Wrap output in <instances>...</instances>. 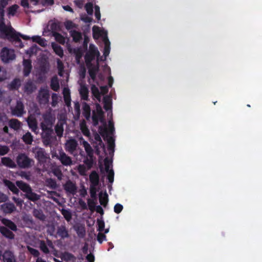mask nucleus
I'll use <instances>...</instances> for the list:
<instances>
[{
	"instance_id": "obj_47",
	"label": "nucleus",
	"mask_w": 262,
	"mask_h": 262,
	"mask_svg": "<svg viewBox=\"0 0 262 262\" xmlns=\"http://www.w3.org/2000/svg\"><path fill=\"white\" fill-rule=\"evenodd\" d=\"M54 37L56 41L60 43H64L66 41V38H64L61 35L58 33L54 34Z\"/></svg>"
},
{
	"instance_id": "obj_12",
	"label": "nucleus",
	"mask_w": 262,
	"mask_h": 262,
	"mask_svg": "<svg viewBox=\"0 0 262 262\" xmlns=\"http://www.w3.org/2000/svg\"><path fill=\"white\" fill-rule=\"evenodd\" d=\"M77 146V142L73 139L68 140L65 144L66 150L70 154H73L74 152L76 149Z\"/></svg>"
},
{
	"instance_id": "obj_5",
	"label": "nucleus",
	"mask_w": 262,
	"mask_h": 262,
	"mask_svg": "<svg viewBox=\"0 0 262 262\" xmlns=\"http://www.w3.org/2000/svg\"><path fill=\"white\" fill-rule=\"evenodd\" d=\"M90 83L91 84V91L94 97L97 99L99 102L101 101V95H103L108 92V88L106 86L100 87V90L94 84L91 83V80H90Z\"/></svg>"
},
{
	"instance_id": "obj_62",
	"label": "nucleus",
	"mask_w": 262,
	"mask_h": 262,
	"mask_svg": "<svg viewBox=\"0 0 262 262\" xmlns=\"http://www.w3.org/2000/svg\"><path fill=\"white\" fill-rule=\"evenodd\" d=\"M47 185L50 186L51 188H54L56 186V184L55 182L52 180H48L47 181Z\"/></svg>"
},
{
	"instance_id": "obj_35",
	"label": "nucleus",
	"mask_w": 262,
	"mask_h": 262,
	"mask_svg": "<svg viewBox=\"0 0 262 262\" xmlns=\"http://www.w3.org/2000/svg\"><path fill=\"white\" fill-rule=\"evenodd\" d=\"M52 47L55 52V53L59 56L60 57H62L63 56V50H62L61 48L58 45L52 43Z\"/></svg>"
},
{
	"instance_id": "obj_45",
	"label": "nucleus",
	"mask_w": 262,
	"mask_h": 262,
	"mask_svg": "<svg viewBox=\"0 0 262 262\" xmlns=\"http://www.w3.org/2000/svg\"><path fill=\"white\" fill-rule=\"evenodd\" d=\"M21 37L24 39H25V40H27V39H31L34 42H36L37 43H38L40 40V39L41 38V37L39 36H32L31 38L29 36H27V35H21Z\"/></svg>"
},
{
	"instance_id": "obj_21",
	"label": "nucleus",
	"mask_w": 262,
	"mask_h": 262,
	"mask_svg": "<svg viewBox=\"0 0 262 262\" xmlns=\"http://www.w3.org/2000/svg\"><path fill=\"white\" fill-rule=\"evenodd\" d=\"M36 89L35 86L31 81H28L24 86V90L27 94L32 93Z\"/></svg>"
},
{
	"instance_id": "obj_40",
	"label": "nucleus",
	"mask_w": 262,
	"mask_h": 262,
	"mask_svg": "<svg viewBox=\"0 0 262 262\" xmlns=\"http://www.w3.org/2000/svg\"><path fill=\"white\" fill-rule=\"evenodd\" d=\"M18 7H19L16 5H13L9 7L8 10V14L12 16L16 15Z\"/></svg>"
},
{
	"instance_id": "obj_36",
	"label": "nucleus",
	"mask_w": 262,
	"mask_h": 262,
	"mask_svg": "<svg viewBox=\"0 0 262 262\" xmlns=\"http://www.w3.org/2000/svg\"><path fill=\"white\" fill-rule=\"evenodd\" d=\"M5 185L14 193H17L18 192V189L15 186L14 184L9 181L5 180L4 181Z\"/></svg>"
},
{
	"instance_id": "obj_2",
	"label": "nucleus",
	"mask_w": 262,
	"mask_h": 262,
	"mask_svg": "<svg viewBox=\"0 0 262 262\" xmlns=\"http://www.w3.org/2000/svg\"><path fill=\"white\" fill-rule=\"evenodd\" d=\"M21 35L14 31L8 20L0 17V37L16 41L19 43V47L23 48L24 45L19 38Z\"/></svg>"
},
{
	"instance_id": "obj_34",
	"label": "nucleus",
	"mask_w": 262,
	"mask_h": 262,
	"mask_svg": "<svg viewBox=\"0 0 262 262\" xmlns=\"http://www.w3.org/2000/svg\"><path fill=\"white\" fill-rule=\"evenodd\" d=\"M21 84V81L19 79H14L9 85L10 89H17Z\"/></svg>"
},
{
	"instance_id": "obj_55",
	"label": "nucleus",
	"mask_w": 262,
	"mask_h": 262,
	"mask_svg": "<svg viewBox=\"0 0 262 262\" xmlns=\"http://www.w3.org/2000/svg\"><path fill=\"white\" fill-rule=\"evenodd\" d=\"M9 148L6 146L0 145V155H4L8 152Z\"/></svg>"
},
{
	"instance_id": "obj_10",
	"label": "nucleus",
	"mask_w": 262,
	"mask_h": 262,
	"mask_svg": "<svg viewBox=\"0 0 262 262\" xmlns=\"http://www.w3.org/2000/svg\"><path fill=\"white\" fill-rule=\"evenodd\" d=\"M0 121L3 122V125H6L8 122L10 127L14 129H18L20 126V122L16 119H12L8 121L6 116H3L0 118Z\"/></svg>"
},
{
	"instance_id": "obj_58",
	"label": "nucleus",
	"mask_w": 262,
	"mask_h": 262,
	"mask_svg": "<svg viewBox=\"0 0 262 262\" xmlns=\"http://www.w3.org/2000/svg\"><path fill=\"white\" fill-rule=\"evenodd\" d=\"M7 78L6 72L0 67V81H3Z\"/></svg>"
},
{
	"instance_id": "obj_33",
	"label": "nucleus",
	"mask_w": 262,
	"mask_h": 262,
	"mask_svg": "<svg viewBox=\"0 0 262 262\" xmlns=\"http://www.w3.org/2000/svg\"><path fill=\"white\" fill-rule=\"evenodd\" d=\"M17 186L26 193L31 189V188L26 183L21 181L16 182Z\"/></svg>"
},
{
	"instance_id": "obj_19",
	"label": "nucleus",
	"mask_w": 262,
	"mask_h": 262,
	"mask_svg": "<svg viewBox=\"0 0 262 262\" xmlns=\"http://www.w3.org/2000/svg\"><path fill=\"white\" fill-rule=\"evenodd\" d=\"M23 72L25 76H28L32 69V65L31 61L27 59H24L23 61Z\"/></svg>"
},
{
	"instance_id": "obj_61",
	"label": "nucleus",
	"mask_w": 262,
	"mask_h": 262,
	"mask_svg": "<svg viewBox=\"0 0 262 262\" xmlns=\"http://www.w3.org/2000/svg\"><path fill=\"white\" fill-rule=\"evenodd\" d=\"M40 248L41 250L45 253H48L49 250L47 248V245L43 242H41L40 243Z\"/></svg>"
},
{
	"instance_id": "obj_9",
	"label": "nucleus",
	"mask_w": 262,
	"mask_h": 262,
	"mask_svg": "<svg viewBox=\"0 0 262 262\" xmlns=\"http://www.w3.org/2000/svg\"><path fill=\"white\" fill-rule=\"evenodd\" d=\"M16 161L19 166L23 168L30 166L32 162L31 160L24 154L19 155L17 158Z\"/></svg>"
},
{
	"instance_id": "obj_29",
	"label": "nucleus",
	"mask_w": 262,
	"mask_h": 262,
	"mask_svg": "<svg viewBox=\"0 0 262 262\" xmlns=\"http://www.w3.org/2000/svg\"><path fill=\"white\" fill-rule=\"evenodd\" d=\"M90 181L94 186H96L99 183V176L96 172H93L90 176Z\"/></svg>"
},
{
	"instance_id": "obj_42",
	"label": "nucleus",
	"mask_w": 262,
	"mask_h": 262,
	"mask_svg": "<svg viewBox=\"0 0 262 262\" xmlns=\"http://www.w3.org/2000/svg\"><path fill=\"white\" fill-rule=\"evenodd\" d=\"M56 133L58 136L61 137L62 135L63 131V123L60 122L58 123L55 128Z\"/></svg>"
},
{
	"instance_id": "obj_56",
	"label": "nucleus",
	"mask_w": 262,
	"mask_h": 262,
	"mask_svg": "<svg viewBox=\"0 0 262 262\" xmlns=\"http://www.w3.org/2000/svg\"><path fill=\"white\" fill-rule=\"evenodd\" d=\"M97 224H98V230L99 232H101L104 228V226H105L104 222H103V221H102L101 220H98Z\"/></svg>"
},
{
	"instance_id": "obj_20",
	"label": "nucleus",
	"mask_w": 262,
	"mask_h": 262,
	"mask_svg": "<svg viewBox=\"0 0 262 262\" xmlns=\"http://www.w3.org/2000/svg\"><path fill=\"white\" fill-rule=\"evenodd\" d=\"M44 119L46 121V123H47V125H45V124L43 122L41 123V127L43 130L47 131L48 133L51 132V128L52 127V120L50 118H47V116H45Z\"/></svg>"
},
{
	"instance_id": "obj_37",
	"label": "nucleus",
	"mask_w": 262,
	"mask_h": 262,
	"mask_svg": "<svg viewBox=\"0 0 262 262\" xmlns=\"http://www.w3.org/2000/svg\"><path fill=\"white\" fill-rule=\"evenodd\" d=\"M2 222L5 225L10 228L11 230L14 231L16 230V225L11 221L7 219H2Z\"/></svg>"
},
{
	"instance_id": "obj_28",
	"label": "nucleus",
	"mask_w": 262,
	"mask_h": 262,
	"mask_svg": "<svg viewBox=\"0 0 262 262\" xmlns=\"http://www.w3.org/2000/svg\"><path fill=\"white\" fill-rule=\"evenodd\" d=\"M104 108L106 111L111 110L112 108V99L108 96H105L103 98Z\"/></svg>"
},
{
	"instance_id": "obj_60",
	"label": "nucleus",
	"mask_w": 262,
	"mask_h": 262,
	"mask_svg": "<svg viewBox=\"0 0 262 262\" xmlns=\"http://www.w3.org/2000/svg\"><path fill=\"white\" fill-rule=\"evenodd\" d=\"M123 206L120 204H117L114 207V211L117 213H119L122 210Z\"/></svg>"
},
{
	"instance_id": "obj_6",
	"label": "nucleus",
	"mask_w": 262,
	"mask_h": 262,
	"mask_svg": "<svg viewBox=\"0 0 262 262\" xmlns=\"http://www.w3.org/2000/svg\"><path fill=\"white\" fill-rule=\"evenodd\" d=\"M2 60L5 62H8L15 59V55L13 50L8 48H4L1 52Z\"/></svg>"
},
{
	"instance_id": "obj_22",
	"label": "nucleus",
	"mask_w": 262,
	"mask_h": 262,
	"mask_svg": "<svg viewBox=\"0 0 262 262\" xmlns=\"http://www.w3.org/2000/svg\"><path fill=\"white\" fill-rule=\"evenodd\" d=\"M2 209L5 213H11L15 210V207L12 203H6L2 205Z\"/></svg>"
},
{
	"instance_id": "obj_48",
	"label": "nucleus",
	"mask_w": 262,
	"mask_h": 262,
	"mask_svg": "<svg viewBox=\"0 0 262 262\" xmlns=\"http://www.w3.org/2000/svg\"><path fill=\"white\" fill-rule=\"evenodd\" d=\"M85 10L89 15H92L93 12V6L91 3H87L85 6Z\"/></svg>"
},
{
	"instance_id": "obj_38",
	"label": "nucleus",
	"mask_w": 262,
	"mask_h": 262,
	"mask_svg": "<svg viewBox=\"0 0 262 262\" xmlns=\"http://www.w3.org/2000/svg\"><path fill=\"white\" fill-rule=\"evenodd\" d=\"M39 48L36 45H33L28 50L26 51V53L29 55V56H31L36 54Z\"/></svg>"
},
{
	"instance_id": "obj_17",
	"label": "nucleus",
	"mask_w": 262,
	"mask_h": 262,
	"mask_svg": "<svg viewBox=\"0 0 262 262\" xmlns=\"http://www.w3.org/2000/svg\"><path fill=\"white\" fill-rule=\"evenodd\" d=\"M80 144L83 145L88 155L91 157L93 154V150L90 144L82 138H80Z\"/></svg>"
},
{
	"instance_id": "obj_46",
	"label": "nucleus",
	"mask_w": 262,
	"mask_h": 262,
	"mask_svg": "<svg viewBox=\"0 0 262 262\" xmlns=\"http://www.w3.org/2000/svg\"><path fill=\"white\" fill-rule=\"evenodd\" d=\"M24 141L27 144H31L32 141V136L30 133H27L23 137Z\"/></svg>"
},
{
	"instance_id": "obj_3",
	"label": "nucleus",
	"mask_w": 262,
	"mask_h": 262,
	"mask_svg": "<svg viewBox=\"0 0 262 262\" xmlns=\"http://www.w3.org/2000/svg\"><path fill=\"white\" fill-rule=\"evenodd\" d=\"M99 52L97 48L93 45H90L85 56V62L89 68V74L93 80H94L96 74L98 70V59H97L96 66H92L91 62L93 60L95 56L98 57L99 56Z\"/></svg>"
},
{
	"instance_id": "obj_26",
	"label": "nucleus",
	"mask_w": 262,
	"mask_h": 262,
	"mask_svg": "<svg viewBox=\"0 0 262 262\" xmlns=\"http://www.w3.org/2000/svg\"><path fill=\"white\" fill-rule=\"evenodd\" d=\"M108 201V195L106 192H101L99 194V202L101 205L105 206Z\"/></svg>"
},
{
	"instance_id": "obj_64",
	"label": "nucleus",
	"mask_w": 262,
	"mask_h": 262,
	"mask_svg": "<svg viewBox=\"0 0 262 262\" xmlns=\"http://www.w3.org/2000/svg\"><path fill=\"white\" fill-rule=\"evenodd\" d=\"M74 53L76 54L77 60H78L82 55V52L79 49H77L76 50H75Z\"/></svg>"
},
{
	"instance_id": "obj_13",
	"label": "nucleus",
	"mask_w": 262,
	"mask_h": 262,
	"mask_svg": "<svg viewBox=\"0 0 262 262\" xmlns=\"http://www.w3.org/2000/svg\"><path fill=\"white\" fill-rule=\"evenodd\" d=\"M79 92L81 98L83 100H88L89 98V90L86 85L83 83L82 81H79Z\"/></svg>"
},
{
	"instance_id": "obj_39",
	"label": "nucleus",
	"mask_w": 262,
	"mask_h": 262,
	"mask_svg": "<svg viewBox=\"0 0 262 262\" xmlns=\"http://www.w3.org/2000/svg\"><path fill=\"white\" fill-rule=\"evenodd\" d=\"M51 86L54 91H56L58 90L59 85L57 77H54L52 79Z\"/></svg>"
},
{
	"instance_id": "obj_51",
	"label": "nucleus",
	"mask_w": 262,
	"mask_h": 262,
	"mask_svg": "<svg viewBox=\"0 0 262 262\" xmlns=\"http://www.w3.org/2000/svg\"><path fill=\"white\" fill-rule=\"evenodd\" d=\"M62 214L68 221H69L71 220V214L69 210L63 209L62 210Z\"/></svg>"
},
{
	"instance_id": "obj_32",
	"label": "nucleus",
	"mask_w": 262,
	"mask_h": 262,
	"mask_svg": "<svg viewBox=\"0 0 262 262\" xmlns=\"http://www.w3.org/2000/svg\"><path fill=\"white\" fill-rule=\"evenodd\" d=\"M80 127L83 134L86 137H89L90 135V131L88 128L84 121H83L80 123Z\"/></svg>"
},
{
	"instance_id": "obj_59",
	"label": "nucleus",
	"mask_w": 262,
	"mask_h": 262,
	"mask_svg": "<svg viewBox=\"0 0 262 262\" xmlns=\"http://www.w3.org/2000/svg\"><path fill=\"white\" fill-rule=\"evenodd\" d=\"M54 0H41V3L43 6H51L53 5Z\"/></svg>"
},
{
	"instance_id": "obj_54",
	"label": "nucleus",
	"mask_w": 262,
	"mask_h": 262,
	"mask_svg": "<svg viewBox=\"0 0 262 262\" xmlns=\"http://www.w3.org/2000/svg\"><path fill=\"white\" fill-rule=\"evenodd\" d=\"M78 170L80 174L85 175L87 169L84 165H80L78 167Z\"/></svg>"
},
{
	"instance_id": "obj_43",
	"label": "nucleus",
	"mask_w": 262,
	"mask_h": 262,
	"mask_svg": "<svg viewBox=\"0 0 262 262\" xmlns=\"http://www.w3.org/2000/svg\"><path fill=\"white\" fill-rule=\"evenodd\" d=\"M26 196L30 200L32 201L37 200L39 199V196L36 194L32 192L30 189L26 194Z\"/></svg>"
},
{
	"instance_id": "obj_44",
	"label": "nucleus",
	"mask_w": 262,
	"mask_h": 262,
	"mask_svg": "<svg viewBox=\"0 0 262 262\" xmlns=\"http://www.w3.org/2000/svg\"><path fill=\"white\" fill-rule=\"evenodd\" d=\"M59 235L61 236L62 237H67L68 235L67 230L65 227L61 226L59 228L57 232Z\"/></svg>"
},
{
	"instance_id": "obj_49",
	"label": "nucleus",
	"mask_w": 262,
	"mask_h": 262,
	"mask_svg": "<svg viewBox=\"0 0 262 262\" xmlns=\"http://www.w3.org/2000/svg\"><path fill=\"white\" fill-rule=\"evenodd\" d=\"M57 66L58 69V74L60 76H63V65L62 62L59 59L57 60Z\"/></svg>"
},
{
	"instance_id": "obj_11",
	"label": "nucleus",
	"mask_w": 262,
	"mask_h": 262,
	"mask_svg": "<svg viewBox=\"0 0 262 262\" xmlns=\"http://www.w3.org/2000/svg\"><path fill=\"white\" fill-rule=\"evenodd\" d=\"M49 97V91L47 89H41L38 96V99L41 103H46L48 102Z\"/></svg>"
},
{
	"instance_id": "obj_57",
	"label": "nucleus",
	"mask_w": 262,
	"mask_h": 262,
	"mask_svg": "<svg viewBox=\"0 0 262 262\" xmlns=\"http://www.w3.org/2000/svg\"><path fill=\"white\" fill-rule=\"evenodd\" d=\"M97 240L99 243L101 244L106 240V236L103 233H99L97 235Z\"/></svg>"
},
{
	"instance_id": "obj_27",
	"label": "nucleus",
	"mask_w": 262,
	"mask_h": 262,
	"mask_svg": "<svg viewBox=\"0 0 262 262\" xmlns=\"http://www.w3.org/2000/svg\"><path fill=\"white\" fill-rule=\"evenodd\" d=\"M83 114L86 119H89L91 115V109L90 106L86 103L82 104Z\"/></svg>"
},
{
	"instance_id": "obj_4",
	"label": "nucleus",
	"mask_w": 262,
	"mask_h": 262,
	"mask_svg": "<svg viewBox=\"0 0 262 262\" xmlns=\"http://www.w3.org/2000/svg\"><path fill=\"white\" fill-rule=\"evenodd\" d=\"M93 37L95 39H98L101 37L104 43V55L106 57L108 55L110 51V42L107 36V32L103 30H101L98 27L94 26L93 27Z\"/></svg>"
},
{
	"instance_id": "obj_52",
	"label": "nucleus",
	"mask_w": 262,
	"mask_h": 262,
	"mask_svg": "<svg viewBox=\"0 0 262 262\" xmlns=\"http://www.w3.org/2000/svg\"><path fill=\"white\" fill-rule=\"evenodd\" d=\"M52 105L53 106H55L59 100V97L58 96L57 94H53L52 96Z\"/></svg>"
},
{
	"instance_id": "obj_53",
	"label": "nucleus",
	"mask_w": 262,
	"mask_h": 262,
	"mask_svg": "<svg viewBox=\"0 0 262 262\" xmlns=\"http://www.w3.org/2000/svg\"><path fill=\"white\" fill-rule=\"evenodd\" d=\"M27 249L32 255H33L34 256H35V257L38 256L39 253L38 250L32 248L30 247V246H28Z\"/></svg>"
},
{
	"instance_id": "obj_25",
	"label": "nucleus",
	"mask_w": 262,
	"mask_h": 262,
	"mask_svg": "<svg viewBox=\"0 0 262 262\" xmlns=\"http://www.w3.org/2000/svg\"><path fill=\"white\" fill-rule=\"evenodd\" d=\"M2 162L3 165L9 167L10 168H14L16 166L15 163L9 158H3L2 159Z\"/></svg>"
},
{
	"instance_id": "obj_41",
	"label": "nucleus",
	"mask_w": 262,
	"mask_h": 262,
	"mask_svg": "<svg viewBox=\"0 0 262 262\" xmlns=\"http://www.w3.org/2000/svg\"><path fill=\"white\" fill-rule=\"evenodd\" d=\"M71 35L72 36L73 40L75 41H78L80 40L82 38V36L80 33L76 31H71L70 32Z\"/></svg>"
},
{
	"instance_id": "obj_24",
	"label": "nucleus",
	"mask_w": 262,
	"mask_h": 262,
	"mask_svg": "<svg viewBox=\"0 0 262 262\" xmlns=\"http://www.w3.org/2000/svg\"><path fill=\"white\" fill-rule=\"evenodd\" d=\"M63 94L65 103L68 106H69L71 103L70 90L68 88H64L63 90Z\"/></svg>"
},
{
	"instance_id": "obj_63",
	"label": "nucleus",
	"mask_w": 262,
	"mask_h": 262,
	"mask_svg": "<svg viewBox=\"0 0 262 262\" xmlns=\"http://www.w3.org/2000/svg\"><path fill=\"white\" fill-rule=\"evenodd\" d=\"M74 3L79 8H81L83 7V3L81 0H74Z\"/></svg>"
},
{
	"instance_id": "obj_15",
	"label": "nucleus",
	"mask_w": 262,
	"mask_h": 262,
	"mask_svg": "<svg viewBox=\"0 0 262 262\" xmlns=\"http://www.w3.org/2000/svg\"><path fill=\"white\" fill-rule=\"evenodd\" d=\"M36 157L40 162H47L49 158L45 154L43 150L41 148H35V151Z\"/></svg>"
},
{
	"instance_id": "obj_23",
	"label": "nucleus",
	"mask_w": 262,
	"mask_h": 262,
	"mask_svg": "<svg viewBox=\"0 0 262 262\" xmlns=\"http://www.w3.org/2000/svg\"><path fill=\"white\" fill-rule=\"evenodd\" d=\"M4 262H15L13 254L10 251H6L2 256Z\"/></svg>"
},
{
	"instance_id": "obj_14",
	"label": "nucleus",
	"mask_w": 262,
	"mask_h": 262,
	"mask_svg": "<svg viewBox=\"0 0 262 262\" xmlns=\"http://www.w3.org/2000/svg\"><path fill=\"white\" fill-rule=\"evenodd\" d=\"M58 159L61 161V163L66 166L70 165L72 163V161L70 157L68 156L64 152H59Z\"/></svg>"
},
{
	"instance_id": "obj_31",
	"label": "nucleus",
	"mask_w": 262,
	"mask_h": 262,
	"mask_svg": "<svg viewBox=\"0 0 262 262\" xmlns=\"http://www.w3.org/2000/svg\"><path fill=\"white\" fill-rule=\"evenodd\" d=\"M0 231H1V233L3 235L6 236V237L10 238V239L13 238L14 235H13V234L12 233V232L11 231H10V230H9L6 227H1L0 228Z\"/></svg>"
},
{
	"instance_id": "obj_7",
	"label": "nucleus",
	"mask_w": 262,
	"mask_h": 262,
	"mask_svg": "<svg viewBox=\"0 0 262 262\" xmlns=\"http://www.w3.org/2000/svg\"><path fill=\"white\" fill-rule=\"evenodd\" d=\"M104 166L108 181L112 183L114 181V172L112 169V162L111 160L108 158H105L104 160Z\"/></svg>"
},
{
	"instance_id": "obj_50",
	"label": "nucleus",
	"mask_w": 262,
	"mask_h": 262,
	"mask_svg": "<svg viewBox=\"0 0 262 262\" xmlns=\"http://www.w3.org/2000/svg\"><path fill=\"white\" fill-rule=\"evenodd\" d=\"M52 171L59 179H61L62 177V173L57 167H53Z\"/></svg>"
},
{
	"instance_id": "obj_18",
	"label": "nucleus",
	"mask_w": 262,
	"mask_h": 262,
	"mask_svg": "<svg viewBox=\"0 0 262 262\" xmlns=\"http://www.w3.org/2000/svg\"><path fill=\"white\" fill-rule=\"evenodd\" d=\"M28 124L30 127V128L32 129V131L37 133V122L35 117L32 115H31L28 119Z\"/></svg>"
},
{
	"instance_id": "obj_30",
	"label": "nucleus",
	"mask_w": 262,
	"mask_h": 262,
	"mask_svg": "<svg viewBox=\"0 0 262 262\" xmlns=\"http://www.w3.org/2000/svg\"><path fill=\"white\" fill-rule=\"evenodd\" d=\"M64 187L65 190L71 193H74L75 192V186L71 182H67V183L64 185Z\"/></svg>"
},
{
	"instance_id": "obj_8",
	"label": "nucleus",
	"mask_w": 262,
	"mask_h": 262,
	"mask_svg": "<svg viewBox=\"0 0 262 262\" xmlns=\"http://www.w3.org/2000/svg\"><path fill=\"white\" fill-rule=\"evenodd\" d=\"M94 139L93 142L94 146L96 149V152L98 155L101 152V150L104 151V145L102 142L100 136L98 134L94 135Z\"/></svg>"
},
{
	"instance_id": "obj_1",
	"label": "nucleus",
	"mask_w": 262,
	"mask_h": 262,
	"mask_svg": "<svg viewBox=\"0 0 262 262\" xmlns=\"http://www.w3.org/2000/svg\"><path fill=\"white\" fill-rule=\"evenodd\" d=\"M92 120L94 125L98 124L99 122L101 124V125L99 127V132L102 136H106L108 149L110 152L113 153L115 147L114 139L112 137L109 136L108 134L113 133L114 130L113 123L109 120L108 129L106 127V123L104 119L101 106L98 103L96 104V110L93 112Z\"/></svg>"
},
{
	"instance_id": "obj_16",
	"label": "nucleus",
	"mask_w": 262,
	"mask_h": 262,
	"mask_svg": "<svg viewBox=\"0 0 262 262\" xmlns=\"http://www.w3.org/2000/svg\"><path fill=\"white\" fill-rule=\"evenodd\" d=\"M24 113V111L23 103L20 101H18L15 108L12 109V113L14 115L20 116Z\"/></svg>"
}]
</instances>
